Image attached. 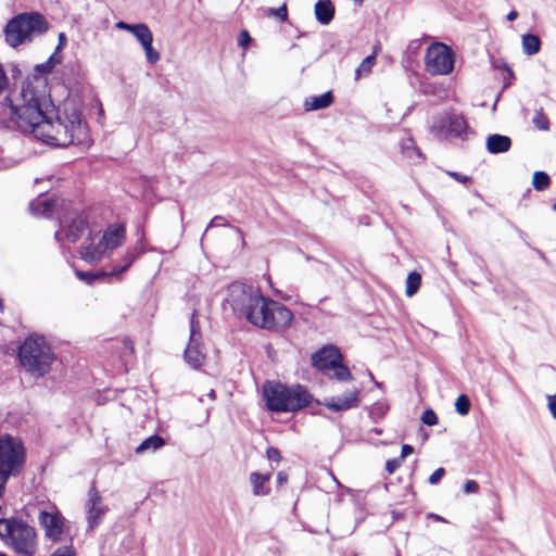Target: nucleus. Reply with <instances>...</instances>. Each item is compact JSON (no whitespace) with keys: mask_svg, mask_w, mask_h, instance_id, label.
<instances>
[{"mask_svg":"<svg viewBox=\"0 0 556 556\" xmlns=\"http://www.w3.org/2000/svg\"><path fill=\"white\" fill-rule=\"evenodd\" d=\"M35 205H36V203H35V202H31V203H30L29 207H30V210H31V211H34V210H35Z\"/></svg>","mask_w":556,"mask_h":556,"instance_id":"59","label":"nucleus"},{"mask_svg":"<svg viewBox=\"0 0 556 556\" xmlns=\"http://www.w3.org/2000/svg\"><path fill=\"white\" fill-rule=\"evenodd\" d=\"M45 89V86L39 89L31 83L23 85L21 102L13 104L5 97L1 102L2 114L8 115L22 132L47 144L62 148L71 144L87 146L89 139L80 115L77 112L64 116L56 114Z\"/></svg>","mask_w":556,"mask_h":556,"instance_id":"1","label":"nucleus"},{"mask_svg":"<svg viewBox=\"0 0 556 556\" xmlns=\"http://www.w3.org/2000/svg\"><path fill=\"white\" fill-rule=\"evenodd\" d=\"M87 531L92 532L102 522L103 517L109 510L108 506L103 503L96 483L92 482L88 490V498L85 503Z\"/></svg>","mask_w":556,"mask_h":556,"instance_id":"11","label":"nucleus"},{"mask_svg":"<svg viewBox=\"0 0 556 556\" xmlns=\"http://www.w3.org/2000/svg\"><path fill=\"white\" fill-rule=\"evenodd\" d=\"M270 480L269 473H258L252 472L250 475V482L252 484V491L255 496H265L268 495L270 489L268 486V482Z\"/></svg>","mask_w":556,"mask_h":556,"instance_id":"23","label":"nucleus"},{"mask_svg":"<svg viewBox=\"0 0 556 556\" xmlns=\"http://www.w3.org/2000/svg\"><path fill=\"white\" fill-rule=\"evenodd\" d=\"M165 445V441L162 437L157 434H153L147 439H144L137 447L136 453L142 454L144 452H155L159 448L163 447Z\"/></svg>","mask_w":556,"mask_h":556,"instance_id":"24","label":"nucleus"},{"mask_svg":"<svg viewBox=\"0 0 556 556\" xmlns=\"http://www.w3.org/2000/svg\"><path fill=\"white\" fill-rule=\"evenodd\" d=\"M262 301V293L253 286L233 282L227 289L224 307H230L238 318H247L254 304Z\"/></svg>","mask_w":556,"mask_h":556,"instance_id":"7","label":"nucleus"},{"mask_svg":"<svg viewBox=\"0 0 556 556\" xmlns=\"http://www.w3.org/2000/svg\"><path fill=\"white\" fill-rule=\"evenodd\" d=\"M402 465L401 458L388 459L386 463V470L392 475Z\"/></svg>","mask_w":556,"mask_h":556,"instance_id":"42","label":"nucleus"},{"mask_svg":"<svg viewBox=\"0 0 556 556\" xmlns=\"http://www.w3.org/2000/svg\"><path fill=\"white\" fill-rule=\"evenodd\" d=\"M0 556H8V555H7V554H4V553H1V552H0Z\"/></svg>","mask_w":556,"mask_h":556,"instance_id":"63","label":"nucleus"},{"mask_svg":"<svg viewBox=\"0 0 556 556\" xmlns=\"http://www.w3.org/2000/svg\"><path fill=\"white\" fill-rule=\"evenodd\" d=\"M251 40H252V38L248 30L243 29L240 31L239 37H238V43L240 47H242L244 49L248 48V46L251 43Z\"/></svg>","mask_w":556,"mask_h":556,"instance_id":"41","label":"nucleus"},{"mask_svg":"<svg viewBox=\"0 0 556 556\" xmlns=\"http://www.w3.org/2000/svg\"><path fill=\"white\" fill-rule=\"evenodd\" d=\"M115 27H116L117 29L126 30V31H128V33L132 34V33L136 30V28H137V24H128V23H126V22H124V21H118V22L115 24Z\"/></svg>","mask_w":556,"mask_h":556,"instance_id":"46","label":"nucleus"},{"mask_svg":"<svg viewBox=\"0 0 556 556\" xmlns=\"http://www.w3.org/2000/svg\"><path fill=\"white\" fill-rule=\"evenodd\" d=\"M333 102V94L331 91H327L319 96H311L304 100L305 111H317L330 106Z\"/></svg>","mask_w":556,"mask_h":556,"instance_id":"21","label":"nucleus"},{"mask_svg":"<svg viewBox=\"0 0 556 556\" xmlns=\"http://www.w3.org/2000/svg\"><path fill=\"white\" fill-rule=\"evenodd\" d=\"M189 341L185 349V362L193 369H199L205 361V349L202 342V333L197 312L193 311L190 317Z\"/></svg>","mask_w":556,"mask_h":556,"instance_id":"10","label":"nucleus"},{"mask_svg":"<svg viewBox=\"0 0 556 556\" xmlns=\"http://www.w3.org/2000/svg\"><path fill=\"white\" fill-rule=\"evenodd\" d=\"M270 306L267 323L265 321V329L282 330L289 327L293 319L292 312L277 301H270Z\"/></svg>","mask_w":556,"mask_h":556,"instance_id":"13","label":"nucleus"},{"mask_svg":"<svg viewBox=\"0 0 556 556\" xmlns=\"http://www.w3.org/2000/svg\"><path fill=\"white\" fill-rule=\"evenodd\" d=\"M470 401H469V397L465 394H460L456 401H455V410L460 415V416H466L469 414L470 412Z\"/></svg>","mask_w":556,"mask_h":556,"instance_id":"34","label":"nucleus"},{"mask_svg":"<svg viewBox=\"0 0 556 556\" xmlns=\"http://www.w3.org/2000/svg\"><path fill=\"white\" fill-rule=\"evenodd\" d=\"M444 475H445L444 468H442V467L438 468L430 475L428 481L430 484H437L443 478Z\"/></svg>","mask_w":556,"mask_h":556,"instance_id":"45","label":"nucleus"},{"mask_svg":"<svg viewBox=\"0 0 556 556\" xmlns=\"http://www.w3.org/2000/svg\"><path fill=\"white\" fill-rule=\"evenodd\" d=\"M48 30V22L37 12L20 13L12 17L4 27L5 42L17 48L31 42L35 37L41 36Z\"/></svg>","mask_w":556,"mask_h":556,"instance_id":"3","label":"nucleus"},{"mask_svg":"<svg viewBox=\"0 0 556 556\" xmlns=\"http://www.w3.org/2000/svg\"><path fill=\"white\" fill-rule=\"evenodd\" d=\"M21 365L33 376L42 377L51 368L53 354L43 337L30 336L18 349Z\"/></svg>","mask_w":556,"mask_h":556,"instance_id":"4","label":"nucleus"},{"mask_svg":"<svg viewBox=\"0 0 556 556\" xmlns=\"http://www.w3.org/2000/svg\"><path fill=\"white\" fill-rule=\"evenodd\" d=\"M224 220H225V219H224V217H222V216H215V217L211 220V223L208 224L207 228L213 227V226L225 225Z\"/></svg>","mask_w":556,"mask_h":556,"instance_id":"52","label":"nucleus"},{"mask_svg":"<svg viewBox=\"0 0 556 556\" xmlns=\"http://www.w3.org/2000/svg\"><path fill=\"white\" fill-rule=\"evenodd\" d=\"M342 361V355L338 348L333 345H327L318 350L312 356L313 365L320 371L327 372L336 363Z\"/></svg>","mask_w":556,"mask_h":556,"instance_id":"14","label":"nucleus"},{"mask_svg":"<svg viewBox=\"0 0 556 556\" xmlns=\"http://www.w3.org/2000/svg\"><path fill=\"white\" fill-rule=\"evenodd\" d=\"M125 236L126 229L124 225L115 224L109 226L97 244L91 242L81 249V258L89 263L99 261L108 252L119 247L124 242Z\"/></svg>","mask_w":556,"mask_h":556,"instance_id":"8","label":"nucleus"},{"mask_svg":"<svg viewBox=\"0 0 556 556\" xmlns=\"http://www.w3.org/2000/svg\"><path fill=\"white\" fill-rule=\"evenodd\" d=\"M65 41H66L65 34L64 33H60V35H59V45H58V47L55 49V52L60 53V50L64 46Z\"/></svg>","mask_w":556,"mask_h":556,"instance_id":"53","label":"nucleus"},{"mask_svg":"<svg viewBox=\"0 0 556 556\" xmlns=\"http://www.w3.org/2000/svg\"><path fill=\"white\" fill-rule=\"evenodd\" d=\"M61 61L62 55L54 51L46 62L37 64L35 70L41 74H49Z\"/></svg>","mask_w":556,"mask_h":556,"instance_id":"27","label":"nucleus"},{"mask_svg":"<svg viewBox=\"0 0 556 556\" xmlns=\"http://www.w3.org/2000/svg\"><path fill=\"white\" fill-rule=\"evenodd\" d=\"M208 396L214 399L215 397V391L214 390H211V392L208 393Z\"/></svg>","mask_w":556,"mask_h":556,"instance_id":"58","label":"nucleus"},{"mask_svg":"<svg viewBox=\"0 0 556 556\" xmlns=\"http://www.w3.org/2000/svg\"><path fill=\"white\" fill-rule=\"evenodd\" d=\"M330 370L333 371L332 377L339 381H350L352 379L350 369L344 364H342V361L336 363V366H333Z\"/></svg>","mask_w":556,"mask_h":556,"instance_id":"30","label":"nucleus"},{"mask_svg":"<svg viewBox=\"0 0 556 556\" xmlns=\"http://www.w3.org/2000/svg\"><path fill=\"white\" fill-rule=\"evenodd\" d=\"M263 394L268 409L277 413L299 410L312 401L311 393L300 384L288 388L278 382H267Z\"/></svg>","mask_w":556,"mask_h":556,"instance_id":"2","label":"nucleus"},{"mask_svg":"<svg viewBox=\"0 0 556 556\" xmlns=\"http://www.w3.org/2000/svg\"><path fill=\"white\" fill-rule=\"evenodd\" d=\"M38 205L45 206L43 213L49 211L50 204L47 201H40V202H38Z\"/></svg>","mask_w":556,"mask_h":556,"instance_id":"56","label":"nucleus"},{"mask_svg":"<svg viewBox=\"0 0 556 556\" xmlns=\"http://www.w3.org/2000/svg\"><path fill=\"white\" fill-rule=\"evenodd\" d=\"M266 456L271 462L278 463V462L281 460L280 451L277 447H274V446H269L267 448Z\"/></svg>","mask_w":556,"mask_h":556,"instance_id":"43","label":"nucleus"},{"mask_svg":"<svg viewBox=\"0 0 556 556\" xmlns=\"http://www.w3.org/2000/svg\"><path fill=\"white\" fill-rule=\"evenodd\" d=\"M378 48H375L374 53L366 56L355 71V79H359L363 75H368L371 68L376 64V52Z\"/></svg>","mask_w":556,"mask_h":556,"instance_id":"26","label":"nucleus"},{"mask_svg":"<svg viewBox=\"0 0 556 556\" xmlns=\"http://www.w3.org/2000/svg\"><path fill=\"white\" fill-rule=\"evenodd\" d=\"M288 481V475L285 471H279L277 473V484L279 486L283 485Z\"/></svg>","mask_w":556,"mask_h":556,"instance_id":"51","label":"nucleus"},{"mask_svg":"<svg viewBox=\"0 0 556 556\" xmlns=\"http://www.w3.org/2000/svg\"><path fill=\"white\" fill-rule=\"evenodd\" d=\"M2 306V301L0 300V307Z\"/></svg>","mask_w":556,"mask_h":556,"instance_id":"64","label":"nucleus"},{"mask_svg":"<svg viewBox=\"0 0 556 556\" xmlns=\"http://www.w3.org/2000/svg\"><path fill=\"white\" fill-rule=\"evenodd\" d=\"M315 16L321 25H328L334 16V5L331 0H318L315 4Z\"/></svg>","mask_w":556,"mask_h":556,"instance_id":"22","label":"nucleus"},{"mask_svg":"<svg viewBox=\"0 0 556 556\" xmlns=\"http://www.w3.org/2000/svg\"><path fill=\"white\" fill-rule=\"evenodd\" d=\"M9 85V79L3 68V65L0 63V93L3 92Z\"/></svg>","mask_w":556,"mask_h":556,"instance_id":"47","label":"nucleus"},{"mask_svg":"<svg viewBox=\"0 0 556 556\" xmlns=\"http://www.w3.org/2000/svg\"><path fill=\"white\" fill-rule=\"evenodd\" d=\"M76 276L83 280V281H86L88 283H92L97 278H99L100 276H104V274H94V273H91V271H80V270H77L76 271Z\"/></svg>","mask_w":556,"mask_h":556,"instance_id":"37","label":"nucleus"},{"mask_svg":"<svg viewBox=\"0 0 556 556\" xmlns=\"http://www.w3.org/2000/svg\"><path fill=\"white\" fill-rule=\"evenodd\" d=\"M152 43H153V38H151L148 41H146L144 43H142L141 47L144 51L147 61L150 64H155L160 60L161 55H160L159 51L153 48Z\"/></svg>","mask_w":556,"mask_h":556,"instance_id":"32","label":"nucleus"},{"mask_svg":"<svg viewBox=\"0 0 556 556\" xmlns=\"http://www.w3.org/2000/svg\"><path fill=\"white\" fill-rule=\"evenodd\" d=\"M39 522L48 538L53 541L60 539L63 531V517L59 513L40 511Z\"/></svg>","mask_w":556,"mask_h":556,"instance_id":"16","label":"nucleus"},{"mask_svg":"<svg viewBox=\"0 0 556 556\" xmlns=\"http://www.w3.org/2000/svg\"><path fill=\"white\" fill-rule=\"evenodd\" d=\"M485 146L491 154L505 153L511 148V139L505 135L493 134L486 138Z\"/></svg>","mask_w":556,"mask_h":556,"instance_id":"20","label":"nucleus"},{"mask_svg":"<svg viewBox=\"0 0 556 556\" xmlns=\"http://www.w3.org/2000/svg\"><path fill=\"white\" fill-rule=\"evenodd\" d=\"M421 283V276L417 271H410L406 279V290L405 293L407 296H413L419 289Z\"/></svg>","mask_w":556,"mask_h":556,"instance_id":"28","label":"nucleus"},{"mask_svg":"<svg viewBox=\"0 0 556 556\" xmlns=\"http://www.w3.org/2000/svg\"><path fill=\"white\" fill-rule=\"evenodd\" d=\"M132 35L139 41L140 45L153 38L152 31L150 30L149 26L144 23H137V28L132 33Z\"/></svg>","mask_w":556,"mask_h":556,"instance_id":"31","label":"nucleus"},{"mask_svg":"<svg viewBox=\"0 0 556 556\" xmlns=\"http://www.w3.org/2000/svg\"><path fill=\"white\" fill-rule=\"evenodd\" d=\"M553 210H555V211H556V202H555V203H554V205H553Z\"/></svg>","mask_w":556,"mask_h":556,"instance_id":"62","label":"nucleus"},{"mask_svg":"<svg viewBox=\"0 0 556 556\" xmlns=\"http://www.w3.org/2000/svg\"><path fill=\"white\" fill-rule=\"evenodd\" d=\"M25 463V448L21 440L4 434L0 438V497L10 477H16Z\"/></svg>","mask_w":556,"mask_h":556,"instance_id":"6","label":"nucleus"},{"mask_svg":"<svg viewBox=\"0 0 556 556\" xmlns=\"http://www.w3.org/2000/svg\"><path fill=\"white\" fill-rule=\"evenodd\" d=\"M428 518L433 519L434 521H439V522H447L445 518H443L440 515L433 514V513L428 514Z\"/></svg>","mask_w":556,"mask_h":556,"instance_id":"54","label":"nucleus"},{"mask_svg":"<svg viewBox=\"0 0 556 556\" xmlns=\"http://www.w3.org/2000/svg\"><path fill=\"white\" fill-rule=\"evenodd\" d=\"M357 3H362L364 0H354Z\"/></svg>","mask_w":556,"mask_h":556,"instance_id":"61","label":"nucleus"},{"mask_svg":"<svg viewBox=\"0 0 556 556\" xmlns=\"http://www.w3.org/2000/svg\"><path fill=\"white\" fill-rule=\"evenodd\" d=\"M551 179L545 172L538 170L533 174L532 185L538 191H543L549 187Z\"/></svg>","mask_w":556,"mask_h":556,"instance_id":"29","label":"nucleus"},{"mask_svg":"<svg viewBox=\"0 0 556 556\" xmlns=\"http://www.w3.org/2000/svg\"><path fill=\"white\" fill-rule=\"evenodd\" d=\"M479 490V485L475 480H467L464 484V492L469 493H477Z\"/></svg>","mask_w":556,"mask_h":556,"instance_id":"48","label":"nucleus"},{"mask_svg":"<svg viewBox=\"0 0 556 556\" xmlns=\"http://www.w3.org/2000/svg\"><path fill=\"white\" fill-rule=\"evenodd\" d=\"M421 421L427 426H434L438 424V416L432 409H426L421 415Z\"/></svg>","mask_w":556,"mask_h":556,"instance_id":"36","label":"nucleus"},{"mask_svg":"<svg viewBox=\"0 0 556 556\" xmlns=\"http://www.w3.org/2000/svg\"><path fill=\"white\" fill-rule=\"evenodd\" d=\"M144 253V247L142 240H140L134 248L128 249L126 254L122 258L121 265H114L110 275L112 276H121L125 273L132 263Z\"/></svg>","mask_w":556,"mask_h":556,"instance_id":"19","label":"nucleus"},{"mask_svg":"<svg viewBox=\"0 0 556 556\" xmlns=\"http://www.w3.org/2000/svg\"><path fill=\"white\" fill-rule=\"evenodd\" d=\"M402 149L404 152H406L409 156H410V151L412 152H415L418 156H420V152L418 151V149L415 147V143L412 139H407L405 142H403L402 144Z\"/></svg>","mask_w":556,"mask_h":556,"instance_id":"44","label":"nucleus"},{"mask_svg":"<svg viewBox=\"0 0 556 556\" xmlns=\"http://www.w3.org/2000/svg\"><path fill=\"white\" fill-rule=\"evenodd\" d=\"M124 342H125V345H126L127 348H129L130 350H132V349H134V348H132V343H131V341H130V340H125Z\"/></svg>","mask_w":556,"mask_h":556,"instance_id":"57","label":"nucleus"},{"mask_svg":"<svg viewBox=\"0 0 556 556\" xmlns=\"http://www.w3.org/2000/svg\"><path fill=\"white\" fill-rule=\"evenodd\" d=\"M414 452V447L409 444H404L402 446V451H401V456L399 458H401V460L403 462V459L408 456L409 454H412Z\"/></svg>","mask_w":556,"mask_h":556,"instance_id":"49","label":"nucleus"},{"mask_svg":"<svg viewBox=\"0 0 556 556\" xmlns=\"http://www.w3.org/2000/svg\"><path fill=\"white\" fill-rule=\"evenodd\" d=\"M50 556H76V553L72 545H64L58 547Z\"/></svg>","mask_w":556,"mask_h":556,"instance_id":"39","label":"nucleus"},{"mask_svg":"<svg viewBox=\"0 0 556 556\" xmlns=\"http://www.w3.org/2000/svg\"><path fill=\"white\" fill-rule=\"evenodd\" d=\"M152 43H153V38H151L148 41H146L144 43H142L141 47L144 51L147 61L150 64H155L160 60L161 55H160L159 51L153 48Z\"/></svg>","mask_w":556,"mask_h":556,"instance_id":"33","label":"nucleus"},{"mask_svg":"<svg viewBox=\"0 0 556 556\" xmlns=\"http://www.w3.org/2000/svg\"><path fill=\"white\" fill-rule=\"evenodd\" d=\"M87 228V218L81 213H76L71 223L66 226L65 232L58 231L55 239L61 241L62 237L65 236L70 241H77Z\"/></svg>","mask_w":556,"mask_h":556,"instance_id":"17","label":"nucleus"},{"mask_svg":"<svg viewBox=\"0 0 556 556\" xmlns=\"http://www.w3.org/2000/svg\"><path fill=\"white\" fill-rule=\"evenodd\" d=\"M269 15H275L280 21H286L288 18V10L286 4L281 5L278 9H269Z\"/></svg>","mask_w":556,"mask_h":556,"instance_id":"40","label":"nucleus"},{"mask_svg":"<svg viewBox=\"0 0 556 556\" xmlns=\"http://www.w3.org/2000/svg\"><path fill=\"white\" fill-rule=\"evenodd\" d=\"M270 301L271 300H267L262 295V301L253 305V308L245 319L251 324L265 329V321L267 323L268 314L271 307Z\"/></svg>","mask_w":556,"mask_h":556,"instance_id":"18","label":"nucleus"},{"mask_svg":"<svg viewBox=\"0 0 556 556\" xmlns=\"http://www.w3.org/2000/svg\"><path fill=\"white\" fill-rule=\"evenodd\" d=\"M518 16L517 11L513 10L507 14V21L511 22L515 21Z\"/></svg>","mask_w":556,"mask_h":556,"instance_id":"55","label":"nucleus"},{"mask_svg":"<svg viewBox=\"0 0 556 556\" xmlns=\"http://www.w3.org/2000/svg\"><path fill=\"white\" fill-rule=\"evenodd\" d=\"M541 49V40L536 35L526 34L522 36V51L527 55H534Z\"/></svg>","mask_w":556,"mask_h":556,"instance_id":"25","label":"nucleus"},{"mask_svg":"<svg viewBox=\"0 0 556 556\" xmlns=\"http://www.w3.org/2000/svg\"><path fill=\"white\" fill-rule=\"evenodd\" d=\"M448 175L451 177H453L454 179H456L457 181L463 182V184H465L469 180V178L467 176H464L457 172H448Z\"/></svg>","mask_w":556,"mask_h":556,"instance_id":"50","label":"nucleus"},{"mask_svg":"<svg viewBox=\"0 0 556 556\" xmlns=\"http://www.w3.org/2000/svg\"><path fill=\"white\" fill-rule=\"evenodd\" d=\"M425 64L429 74L446 75L454 67V53L444 43H433L427 50Z\"/></svg>","mask_w":556,"mask_h":556,"instance_id":"9","label":"nucleus"},{"mask_svg":"<svg viewBox=\"0 0 556 556\" xmlns=\"http://www.w3.org/2000/svg\"><path fill=\"white\" fill-rule=\"evenodd\" d=\"M432 129L446 137L463 138L467 134L468 124L462 114L445 112L435 119Z\"/></svg>","mask_w":556,"mask_h":556,"instance_id":"12","label":"nucleus"},{"mask_svg":"<svg viewBox=\"0 0 556 556\" xmlns=\"http://www.w3.org/2000/svg\"><path fill=\"white\" fill-rule=\"evenodd\" d=\"M0 539L16 553L34 556L36 531L26 521L17 518L0 519Z\"/></svg>","mask_w":556,"mask_h":556,"instance_id":"5","label":"nucleus"},{"mask_svg":"<svg viewBox=\"0 0 556 556\" xmlns=\"http://www.w3.org/2000/svg\"><path fill=\"white\" fill-rule=\"evenodd\" d=\"M359 390L354 388L353 390L348 391L343 395L332 396L327 399L325 402V406L332 412H343L353 407H357L359 404Z\"/></svg>","mask_w":556,"mask_h":556,"instance_id":"15","label":"nucleus"},{"mask_svg":"<svg viewBox=\"0 0 556 556\" xmlns=\"http://www.w3.org/2000/svg\"><path fill=\"white\" fill-rule=\"evenodd\" d=\"M532 123L540 130H548L549 128V121L542 110L535 113Z\"/></svg>","mask_w":556,"mask_h":556,"instance_id":"35","label":"nucleus"},{"mask_svg":"<svg viewBox=\"0 0 556 556\" xmlns=\"http://www.w3.org/2000/svg\"><path fill=\"white\" fill-rule=\"evenodd\" d=\"M507 72H508V75H509L510 77H513V76H514V72H513L510 68H508V70H507Z\"/></svg>","mask_w":556,"mask_h":556,"instance_id":"60","label":"nucleus"},{"mask_svg":"<svg viewBox=\"0 0 556 556\" xmlns=\"http://www.w3.org/2000/svg\"><path fill=\"white\" fill-rule=\"evenodd\" d=\"M388 410V406L384 403H375L370 409V415L374 417H383Z\"/></svg>","mask_w":556,"mask_h":556,"instance_id":"38","label":"nucleus"}]
</instances>
